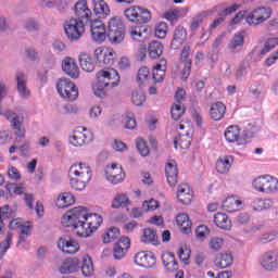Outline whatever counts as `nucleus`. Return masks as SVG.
<instances>
[{
	"label": "nucleus",
	"instance_id": "nucleus-17",
	"mask_svg": "<svg viewBox=\"0 0 278 278\" xmlns=\"http://www.w3.org/2000/svg\"><path fill=\"white\" fill-rule=\"evenodd\" d=\"M8 121H11L13 129L16 130L15 142L20 143L23 138H25V127L23 126V118H21L13 111H8L5 113Z\"/></svg>",
	"mask_w": 278,
	"mask_h": 278
},
{
	"label": "nucleus",
	"instance_id": "nucleus-36",
	"mask_svg": "<svg viewBox=\"0 0 278 278\" xmlns=\"http://www.w3.org/2000/svg\"><path fill=\"white\" fill-rule=\"evenodd\" d=\"M166 59H161L156 66H154L152 77L154 81H156V84H161V81H164V76L166 75Z\"/></svg>",
	"mask_w": 278,
	"mask_h": 278
},
{
	"label": "nucleus",
	"instance_id": "nucleus-8",
	"mask_svg": "<svg viewBox=\"0 0 278 278\" xmlns=\"http://www.w3.org/2000/svg\"><path fill=\"white\" fill-rule=\"evenodd\" d=\"M56 90L65 101H76L79 97V90L68 78H60L56 83Z\"/></svg>",
	"mask_w": 278,
	"mask_h": 278
},
{
	"label": "nucleus",
	"instance_id": "nucleus-38",
	"mask_svg": "<svg viewBox=\"0 0 278 278\" xmlns=\"http://www.w3.org/2000/svg\"><path fill=\"white\" fill-rule=\"evenodd\" d=\"M176 223L182 233H188L189 231H192V222L190 220L188 214L179 213L176 216Z\"/></svg>",
	"mask_w": 278,
	"mask_h": 278
},
{
	"label": "nucleus",
	"instance_id": "nucleus-13",
	"mask_svg": "<svg viewBox=\"0 0 278 278\" xmlns=\"http://www.w3.org/2000/svg\"><path fill=\"white\" fill-rule=\"evenodd\" d=\"M104 179L113 186L123 184V181H125V170H123V166L116 163L106 165L104 168Z\"/></svg>",
	"mask_w": 278,
	"mask_h": 278
},
{
	"label": "nucleus",
	"instance_id": "nucleus-6",
	"mask_svg": "<svg viewBox=\"0 0 278 278\" xmlns=\"http://www.w3.org/2000/svg\"><path fill=\"white\" fill-rule=\"evenodd\" d=\"M96 79L99 84L105 86L108 89L111 90H113V88H116V86L121 84V75L118 74V71L112 67H105L100 70L96 74Z\"/></svg>",
	"mask_w": 278,
	"mask_h": 278
},
{
	"label": "nucleus",
	"instance_id": "nucleus-43",
	"mask_svg": "<svg viewBox=\"0 0 278 278\" xmlns=\"http://www.w3.org/2000/svg\"><path fill=\"white\" fill-rule=\"evenodd\" d=\"M127 205H131L129 197L125 193H117L112 200L111 207L112 210H121V207H127Z\"/></svg>",
	"mask_w": 278,
	"mask_h": 278
},
{
	"label": "nucleus",
	"instance_id": "nucleus-41",
	"mask_svg": "<svg viewBox=\"0 0 278 278\" xmlns=\"http://www.w3.org/2000/svg\"><path fill=\"white\" fill-rule=\"evenodd\" d=\"M79 64L85 73H92L94 71V61L90 54L83 52L79 54Z\"/></svg>",
	"mask_w": 278,
	"mask_h": 278
},
{
	"label": "nucleus",
	"instance_id": "nucleus-24",
	"mask_svg": "<svg viewBox=\"0 0 278 278\" xmlns=\"http://www.w3.org/2000/svg\"><path fill=\"white\" fill-rule=\"evenodd\" d=\"M188 39V31L181 25L176 26L173 33V38L170 42L172 49H179L184 42Z\"/></svg>",
	"mask_w": 278,
	"mask_h": 278
},
{
	"label": "nucleus",
	"instance_id": "nucleus-20",
	"mask_svg": "<svg viewBox=\"0 0 278 278\" xmlns=\"http://www.w3.org/2000/svg\"><path fill=\"white\" fill-rule=\"evenodd\" d=\"M131 247V240L129 237H122L117 243L113 247L114 260H123L127 255V251Z\"/></svg>",
	"mask_w": 278,
	"mask_h": 278
},
{
	"label": "nucleus",
	"instance_id": "nucleus-32",
	"mask_svg": "<svg viewBox=\"0 0 278 278\" xmlns=\"http://www.w3.org/2000/svg\"><path fill=\"white\" fill-rule=\"evenodd\" d=\"M214 264L217 268H229L233 264V255L230 252H220L216 255Z\"/></svg>",
	"mask_w": 278,
	"mask_h": 278
},
{
	"label": "nucleus",
	"instance_id": "nucleus-45",
	"mask_svg": "<svg viewBox=\"0 0 278 278\" xmlns=\"http://www.w3.org/2000/svg\"><path fill=\"white\" fill-rule=\"evenodd\" d=\"M148 52L152 60H157L164 53V46L160 41H152L149 43Z\"/></svg>",
	"mask_w": 278,
	"mask_h": 278
},
{
	"label": "nucleus",
	"instance_id": "nucleus-26",
	"mask_svg": "<svg viewBox=\"0 0 278 278\" xmlns=\"http://www.w3.org/2000/svg\"><path fill=\"white\" fill-rule=\"evenodd\" d=\"M75 15L79 21H90L92 18V11L88 8L86 0H79L75 4Z\"/></svg>",
	"mask_w": 278,
	"mask_h": 278
},
{
	"label": "nucleus",
	"instance_id": "nucleus-59",
	"mask_svg": "<svg viewBox=\"0 0 278 278\" xmlns=\"http://www.w3.org/2000/svg\"><path fill=\"white\" fill-rule=\"evenodd\" d=\"M31 224L29 222H26L24 224H22L20 231V238H18V244H21V242H25V238H27V236H30L31 233Z\"/></svg>",
	"mask_w": 278,
	"mask_h": 278
},
{
	"label": "nucleus",
	"instance_id": "nucleus-51",
	"mask_svg": "<svg viewBox=\"0 0 278 278\" xmlns=\"http://www.w3.org/2000/svg\"><path fill=\"white\" fill-rule=\"evenodd\" d=\"M121 236V230L116 227L109 228L104 235L102 236V240L104 244H110V242H114Z\"/></svg>",
	"mask_w": 278,
	"mask_h": 278
},
{
	"label": "nucleus",
	"instance_id": "nucleus-50",
	"mask_svg": "<svg viewBox=\"0 0 278 278\" xmlns=\"http://www.w3.org/2000/svg\"><path fill=\"white\" fill-rule=\"evenodd\" d=\"M130 101L134 105H137L138 108L144 105L147 101V96L144 94V91L142 89H136L131 93Z\"/></svg>",
	"mask_w": 278,
	"mask_h": 278
},
{
	"label": "nucleus",
	"instance_id": "nucleus-23",
	"mask_svg": "<svg viewBox=\"0 0 278 278\" xmlns=\"http://www.w3.org/2000/svg\"><path fill=\"white\" fill-rule=\"evenodd\" d=\"M62 70L66 75L72 77V79H77L79 77V66L77 65L75 59L71 56H66L62 61Z\"/></svg>",
	"mask_w": 278,
	"mask_h": 278
},
{
	"label": "nucleus",
	"instance_id": "nucleus-2",
	"mask_svg": "<svg viewBox=\"0 0 278 278\" xmlns=\"http://www.w3.org/2000/svg\"><path fill=\"white\" fill-rule=\"evenodd\" d=\"M70 185L74 190H86V186L92 179V169L87 163H75L68 170Z\"/></svg>",
	"mask_w": 278,
	"mask_h": 278
},
{
	"label": "nucleus",
	"instance_id": "nucleus-57",
	"mask_svg": "<svg viewBox=\"0 0 278 278\" xmlns=\"http://www.w3.org/2000/svg\"><path fill=\"white\" fill-rule=\"evenodd\" d=\"M186 112V109L181 105V103H174L170 109L172 118L174 121H179L181 116H184V113Z\"/></svg>",
	"mask_w": 278,
	"mask_h": 278
},
{
	"label": "nucleus",
	"instance_id": "nucleus-18",
	"mask_svg": "<svg viewBox=\"0 0 278 278\" xmlns=\"http://www.w3.org/2000/svg\"><path fill=\"white\" fill-rule=\"evenodd\" d=\"M134 262L141 268H153L156 264L155 254L149 251H141L135 254Z\"/></svg>",
	"mask_w": 278,
	"mask_h": 278
},
{
	"label": "nucleus",
	"instance_id": "nucleus-29",
	"mask_svg": "<svg viewBox=\"0 0 278 278\" xmlns=\"http://www.w3.org/2000/svg\"><path fill=\"white\" fill-rule=\"evenodd\" d=\"M92 8L98 18H108L111 14L110 5L105 0H92Z\"/></svg>",
	"mask_w": 278,
	"mask_h": 278
},
{
	"label": "nucleus",
	"instance_id": "nucleus-62",
	"mask_svg": "<svg viewBox=\"0 0 278 278\" xmlns=\"http://www.w3.org/2000/svg\"><path fill=\"white\" fill-rule=\"evenodd\" d=\"M277 238H278L277 231L266 232L258 238V243L260 244H268V242H273V240H277Z\"/></svg>",
	"mask_w": 278,
	"mask_h": 278
},
{
	"label": "nucleus",
	"instance_id": "nucleus-21",
	"mask_svg": "<svg viewBox=\"0 0 278 278\" xmlns=\"http://www.w3.org/2000/svg\"><path fill=\"white\" fill-rule=\"evenodd\" d=\"M58 249L66 255H73L79 252V242L74 239L60 238L58 241Z\"/></svg>",
	"mask_w": 278,
	"mask_h": 278
},
{
	"label": "nucleus",
	"instance_id": "nucleus-9",
	"mask_svg": "<svg viewBox=\"0 0 278 278\" xmlns=\"http://www.w3.org/2000/svg\"><path fill=\"white\" fill-rule=\"evenodd\" d=\"M273 11L269 8H256L252 11H247L245 22L252 27H257L262 23H266L270 18Z\"/></svg>",
	"mask_w": 278,
	"mask_h": 278
},
{
	"label": "nucleus",
	"instance_id": "nucleus-63",
	"mask_svg": "<svg viewBox=\"0 0 278 278\" xmlns=\"http://www.w3.org/2000/svg\"><path fill=\"white\" fill-rule=\"evenodd\" d=\"M24 29H27V31H37L39 29L40 25L38 22L34 18H27L23 22Z\"/></svg>",
	"mask_w": 278,
	"mask_h": 278
},
{
	"label": "nucleus",
	"instance_id": "nucleus-11",
	"mask_svg": "<svg viewBox=\"0 0 278 278\" xmlns=\"http://www.w3.org/2000/svg\"><path fill=\"white\" fill-rule=\"evenodd\" d=\"M258 264L263 270L275 273L278 270V249H271L261 254Z\"/></svg>",
	"mask_w": 278,
	"mask_h": 278
},
{
	"label": "nucleus",
	"instance_id": "nucleus-64",
	"mask_svg": "<svg viewBox=\"0 0 278 278\" xmlns=\"http://www.w3.org/2000/svg\"><path fill=\"white\" fill-rule=\"evenodd\" d=\"M195 236L199 238V240H205L207 236H210V228L205 225L198 226L195 229Z\"/></svg>",
	"mask_w": 278,
	"mask_h": 278
},
{
	"label": "nucleus",
	"instance_id": "nucleus-28",
	"mask_svg": "<svg viewBox=\"0 0 278 278\" xmlns=\"http://www.w3.org/2000/svg\"><path fill=\"white\" fill-rule=\"evenodd\" d=\"M79 268V258H67L59 267V273L62 275H71L73 273H78Z\"/></svg>",
	"mask_w": 278,
	"mask_h": 278
},
{
	"label": "nucleus",
	"instance_id": "nucleus-53",
	"mask_svg": "<svg viewBox=\"0 0 278 278\" xmlns=\"http://www.w3.org/2000/svg\"><path fill=\"white\" fill-rule=\"evenodd\" d=\"M278 45V38L277 37H270L265 41V46L262 50L258 51V54L264 58L266 53H270L275 47Z\"/></svg>",
	"mask_w": 278,
	"mask_h": 278
},
{
	"label": "nucleus",
	"instance_id": "nucleus-61",
	"mask_svg": "<svg viewBox=\"0 0 278 278\" xmlns=\"http://www.w3.org/2000/svg\"><path fill=\"white\" fill-rule=\"evenodd\" d=\"M157 207H160V202H157L155 199L146 200L142 203L143 212H155Z\"/></svg>",
	"mask_w": 278,
	"mask_h": 278
},
{
	"label": "nucleus",
	"instance_id": "nucleus-22",
	"mask_svg": "<svg viewBox=\"0 0 278 278\" xmlns=\"http://www.w3.org/2000/svg\"><path fill=\"white\" fill-rule=\"evenodd\" d=\"M177 199L182 205H190L192 203V199H194V191L188 184H182L178 187L177 190Z\"/></svg>",
	"mask_w": 278,
	"mask_h": 278
},
{
	"label": "nucleus",
	"instance_id": "nucleus-60",
	"mask_svg": "<svg viewBox=\"0 0 278 278\" xmlns=\"http://www.w3.org/2000/svg\"><path fill=\"white\" fill-rule=\"evenodd\" d=\"M156 38L164 39L166 38V35L168 34V24L165 22H161L156 25L155 31H154Z\"/></svg>",
	"mask_w": 278,
	"mask_h": 278
},
{
	"label": "nucleus",
	"instance_id": "nucleus-7",
	"mask_svg": "<svg viewBox=\"0 0 278 278\" xmlns=\"http://www.w3.org/2000/svg\"><path fill=\"white\" fill-rule=\"evenodd\" d=\"M176 129L179 132L178 137L174 141L175 148L177 149L179 147L180 149H190L192 134H194L192 130V124L181 123L177 125Z\"/></svg>",
	"mask_w": 278,
	"mask_h": 278
},
{
	"label": "nucleus",
	"instance_id": "nucleus-10",
	"mask_svg": "<svg viewBox=\"0 0 278 278\" xmlns=\"http://www.w3.org/2000/svg\"><path fill=\"white\" fill-rule=\"evenodd\" d=\"M124 16L131 23H139L140 25L151 21V12L144 8L132 5L124 11Z\"/></svg>",
	"mask_w": 278,
	"mask_h": 278
},
{
	"label": "nucleus",
	"instance_id": "nucleus-35",
	"mask_svg": "<svg viewBox=\"0 0 278 278\" xmlns=\"http://www.w3.org/2000/svg\"><path fill=\"white\" fill-rule=\"evenodd\" d=\"M163 266H165L168 273H175V270H179V265L177 261H175V255L170 252H165L161 256Z\"/></svg>",
	"mask_w": 278,
	"mask_h": 278
},
{
	"label": "nucleus",
	"instance_id": "nucleus-25",
	"mask_svg": "<svg viewBox=\"0 0 278 278\" xmlns=\"http://www.w3.org/2000/svg\"><path fill=\"white\" fill-rule=\"evenodd\" d=\"M243 202L240 200L238 195H228L225 200L222 202V208L225 210V212L233 213L238 212L239 210H242Z\"/></svg>",
	"mask_w": 278,
	"mask_h": 278
},
{
	"label": "nucleus",
	"instance_id": "nucleus-46",
	"mask_svg": "<svg viewBox=\"0 0 278 278\" xmlns=\"http://www.w3.org/2000/svg\"><path fill=\"white\" fill-rule=\"evenodd\" d=\"M147 31V27L144 26H135L130 28L129 35L132 40H137V42H142V40H144V38H147L148 36Z\"/></svg>",
	"mask_w": 278,
	"mask_h": 278
},
{
	"label": "nucleus",
	"instance_id": "nucleus-14",
	"mask_svg": "<svg viewBox=\"0 0 278 278\" xmlns=\"http://www.w3.org/2000/svg\"><path fill=\"white\" fill-rule=\"evenodd\" d=\"M92 132L84 127H80L73 131L68 137V142L72 147H84V144H90L92 142Z\"/></svg>",
	"mask_w": 278,
	"mask_h": 278
},
{
	"label": "nucleus",
	"instance_id": "nucleus-15",
	"mask_svg": "<svg viewBox=\"0 0 278 278\" xmlns=\"http://www.w3.org/2000/svg\"><path fill=\"white\" fill-rule=\"evenodd\" d=\"M93 55L100 66H112L116 60V52L112 48L99 47L94 50Z\"/></svg>",
	"mask_w": 278,
	"mask_h": 278
},
{
	"label": "nucleus",
	"instance_id": "nucleus-19",
	"mask_svg": "<svg viewBox=\"0 0 278 278\" xmlns=\"http://www.w3.org/2000/svg\"><path fill=\"white\" fill-rule=\"evenodd\" d=\"M233 162H236V159L233 155L225 154L218 156L215 163V170L218 173V175H227L229 170H231V166H233Z\"/></svg>",
	"mask_w": 278,
	"mask_h": 278
},
{
	"label": "nucleus",
	"instance_id": "nucleus-34",
	"mask_svg": "<svg viewBox=\"0 0 278 278\" xmlns=\"http://www.w3.org/2000/svg\"><path fill=\"white\" fill-rule=\"evenodd\" d=\"M224 136L225 140L230 143L240 142V138H242V130L236 125L228 126L224 132Z\"/></svg>",
	"mask_w": 278,
	"mask_h": 278
},
{
	"label": "nucleus",
	"instance_id": "nucleus-30",
	"mask_svg": "<svg viewBox=\"0 0 278 278\" xmlns=\"http://www.w3.org/2000/svg\"><path fill=\"white\" fill-rule=\"evenodd\" d=\"M140 242L142 244H160V240L157 239V230L153 228H144L140 236Z\"/></svg>",
	"mask_w": 278,
	"mask_h": 278
},
{
	"label": "nucleus",
	"instance_id": "nucleus-1",
	"mask_svg": "<svg viewBox=\"0 0 278 278\" xmlns=\"http://www.w3.org/2000/svg\"><path fill=\"white\" fill-rule=\"evenodd\" d=\"M63 227H72L79 238H90L103 225V216L90 213L86 206H76L61 218Z\"/></svg>",
	"mask_w": 278,
	"mask_h": 278
},
{
	"label": "nucleus",
	"instance_id": "nucleus-49",
	"mask_svg": "<svg viewBox=\"0 0 278 278\" xmlns=\"http://www.w3.org/2000/svg\"><path fill=\"white\" fill-rule=\"evenodd\" d=\"M10 247H12V232H7L0 239V260H3L7 251H10Z\"/></svg>",
	"mask_w": 278,
	"mask_h": 278
},
{
	"label": "nucleus",
	"instance_id": "nucleus-27",
	"mask_svg": "<svg viewBox=\"0 0 278 278\" xmlns=\"http://www.w3.org/2000/svg\"><path fill=\"white\" fill-rule=\"evenodd\" d=\"M54 203L59 210H66V207L75 204V195L68 191L61 192L58 194Z\"/></svg>",
	"mask_w": 278,
	"mask_h": 278
},
{
	"label": "nucleus",
	"instance_id": "nucleus-56",
	"mask_svg": "<svg viewBox=\"0 0 278 278\" xmlns=\"http://www.w3.org/2000/svg\"><path fill=\"white\" fill-rule=\"evenodd\" d=\"M136 147L142 157H147V155H149V146H147V141H144V139L141 137L136 139Z\"/></svg>",
	"mask_w": 278,
	"mask_h": 278
},
{
	"label": "nucleus",
	"instance_id": "nucleus-16",
	"mask_svg": "<svg viewBox=\"0 0 278 278\" xmlns=\"http://www.w3.org/2000/svg\"><path fill=\"white\" fill-rule=\"evenodd\" d=\"M91 40L98 45H102L108 39V30L105 24L100 20H92L90 22Z\"/></svg>",
	"mask_w": 278,
	"mask_h": 278
},
{
	"label": "nucleus",
	"instance_id": "nucleus-47",
	"mask_svg": "<svg viewBox=\"0 0 278 278\" xmlns=\"http://www.w3.org/2000/svg\"><path fill=\"white\" fill-rule=\"evenodd\" d=\"M252 207L253 210H256V212H262V210H269V207H273V200L254 198L252 200Z\"/></svg>",
	"mask_w": 278,
	"mask_h": 278
},
{
	"label": "nucleus",
	"instance_id": "nucleus-48",
	"mask_svg": "<svg viewBox=\"0 0 278 278\" xmlns=\"http://www.w3.org/2000/svg\"><path fill=\"white\" fill-rule=\"evenodd\" d=\"M244 46V33H237L232 39L230 40L228 45V49L232 52L236 53L240 47Z\"/></svg>",
	"mask_w": 278,
	"mask_h": 278
},
{
	"label": "nucleus",
	"instance_id": "nucleus-44",
	"mask_svg": "<svg viewBox=\"0 0 278 278\" xmlns=\"http://www.w3.org/2000/svg\"><path fill=\"white\" fill-rule=\"evenodd\" d=\"M80 270L84 277H92L94 275V265L92 264V258L90 256H83Z\"/></svg>",
	"mask_w": 278,
	"mask_h": 278
},
{
	"label": "nucleus",
	"instance_id": "nucleus-54",
	"mask_svg": "<svg viewBox=\"0 0 278 278\" xmlns=\"http://www.w3.org/2000/svg\"><path fill=\"white\" fill-rule=\"evenodd\" d=\"M151 78V71H149V67L143 66L138 70L137 73V83L139 86H142V84H147L149 79Z\"/></svg>",
	"mask_w": 278,
	"mask_h": 278
},
{
	"label": "nucleus",
	"instance_id": "nucleus-40",
	"mask_svg": "<svg viewBox=\"0 0 278 278\" xmlns=\"http://www.w3.org/2000/svg\"><path fill=\"white\" fill-rule=\"evenodd\" d=\"M14 216V213H12V208H10V205H4L0 207V240L5 236V223L3 220L5 218H12Z\"/></svg>",
	"mask_w": 278,
	"mask_h": 278
},
{
	"label": "nucleus",
	"instance_id": "nucleus-31",
	"mask_svg": "<svg viewBox=\"0 0 278 278\" xmlns=\"http://www.w3.org/2000/svg\"><path fill=\"white\" fill-rule=\"evenodd\" d=\"M227 112V106L223 102H214L210 108V116L212 121H223L225 118V113Z\"/></svg>",
	"mask_w": 278,
	"mask_h": 278
},
{
	"label": "nucleus",
	"instance_id": "nucleus-4",
	"mask_svg": "<svg viewBox=\"0 0 278 278\" xmlns=\"http://www.w3.org/2000/svg\"><path fill=\"white\" fill-rule=\"evenodd\" d=\"M108 38L111 45H121L125 40V23L123 18L113 16L109 20Z\"/></svg>",
	"mask_w": 278,
	"mask_h": 278
},
{
	"label": "nucleus",
	"instance_id": "nucleus-5",
	"mask_svg": "<svg viewBox=\"0 0 278 278\" xmlns=\"http://www.w3.org/2000/svg\"><path fill=\"white\" fill-rule=\"evenodd\" d=\"M64 31L71 42H77L86 34V24L84 21L72 17L64 23Z\"/></svg>",
	"mask_w": 278,
	"mask_h": 278
},
{
	"label": "nucleus",
	"instance_id": "nucleus-12",
	"mask_svg": "<svg viewBox=\"0 0 278 278\" xmlns=\"http://www.w3.org/2000/svg\"><path fill=\"white\" fill-rule=\"evenodd\" d=\"M192 48L190 45H185L180 52V62L178 64V71L180 73V78L182 81H187L190 77V71L192 68V61L190 60V53Z\"/></svg>",
	"mask_w": 278,
	"mask_h": 278
},
{
	"label": "nucleus",
	"instance_id": "nucleus-33",
	"mask_svg": "<svg viewBox=\"0 0 278 278\" xmlns=\"http://www.w3.org/2000/svg\"><path fill=\"white\" fill-rule=\"evenodd\" d=\"M165 175L167 177V182L169 184V186H177L178 170L177 163L175 161H169L165 165Z\"/></svg>",
	"mask_w": 278,
	"mask_h": 278
},
{
	"label": "nucleus",
	"instance_id": "nucleus-42",
	"mask_svg": "<svg viewBox=\"0 0 278 278\" xmlns=\"http://www.w3.org/2000/svg\"><path fill=\"white\" fill-rule=\"evenodd\" d=\"M17 81V92L22 97V99H27L29 97V89H27V80L25 74L17 73L16 74Z\"/></svg>",
	"mask_w": 278,
	"mask_h": 278
},
{
	"label": "nucleus",
	"instance_id": "nucleus-52",
	"mask_svg": "<svg viewBox=\"0 0 278 278\" xmlns=\"http://www.w3.org/2000/svg\"><path fill=\"white\" fill-rule=\"evenodd\" d=\"M224 247L225 238L223 237H213L208 241V249H211V251H214L215 253H218V251H223Z\"/></svg>",
	"mask_w": 278,
	"mask_h": 278
},
{
	"label": "nucleus",
	"instance_id": "nucleus-3",
	"mask_svg": "<svg viewBox=\"0 0 278 278\" xmlns=\"http://www.w3.org/2000/svg\"><path fill=\"white\" fill-rule=\"evenodd\" d=\"M252 188L263 194H278V178L271 175H261L253 179Z\"/></svg>",
	"mask_w": 278,
	"mask_h": 278
},
{
	"label": "nucleus",
	"instance_id": "nucleus-39",
	"mask_svg": "<svg viewBox=\"0 0 278 278\" xmlns=\"http://www.w3.org/2000/svg\"><path fill=\"white\" fill-rule=\"evenodd\" d=\"M212 14H214V10H206V11H203V12L199 13L198 15H195L191 21L190 30L198 31L199 28L201 27L203 21H205V18L212 16Z\"/></svg>",
	"mask_w": 278,
	"mask_h": 278
},
{
	"label": "nucleus",
	"instance_id": "nucleus-37",
	"mask_svg": "<svg viewBox=\"0 0 278 278\" xmlns=\"http://www.w3.org/2000/svg\"><path fill=\"white\" fill-rule=\"evenodd\" d=\"M214 223L216 227L219 229H224V231H230L232 225L231 219L225 213H216L214 216Z\"/></svg>",
	"mask_w": 278,
	"mask_h": 278
},
{
	"label": "nucleus",
	"instance_id": "nucleus-58",
	"mask_svg": "<svg viewBox=\"0 0 278 278\" xmlns=\"http://www.w3.org/2000/svg\"><path fill=\"white\" fill-rule=\"evenodd\" d=\"M123 123L125 129H135L137 127L136 117H134V113H126L123 115Z\"/></svg>",
	"mask_w": 278,
	"mask_h": 278
},
{
	"label": "nucleus",
	"instance_id": "nucleus-55",
	"mask_svg": "<svg viewBox=\"0 0 278 278\" xmlns=\"http://www.w3.org/2000/svg\"><path fill=\"white\" fill-rule=\"evenodd\" d=\"M108 87L103 86L99 80L96 81V84L92 85V92L94 97H98L99 99L105 98V94L108 93Z\"/></svg>",
	"mask_w": 278,
	"mask_h": 278
}]
</instances>
